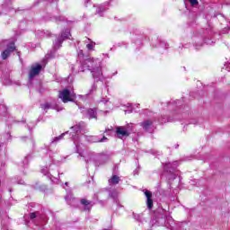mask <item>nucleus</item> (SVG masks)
Masks as SVG:
<instances>
[{
	"label": "nucleus",
	"instance_id": "29",
	"mask_svg": "<svg viewBox=\"0 0 230 230\" xmlns=\"http://www.w3.org/2000/svg\"><path fill=\"white\" fill-rule=\"evenodd\" d=\"M58 48H60V45H58Z\"/></svg>",
	"mask_w": 230,
	"mask_h": 230
},
{
	"label": "nucleus",
	"instance_id": "10",
	"mask_svg": "<svg viewBox=\"0 0 230 230\" xmlns=\"http://www.w3.org/2000/svg\"><path fill=\"white\" fill-rule=\"evenodd\" d=\"M88 141L91 143H105V141H107V137H104L102 139H97L96 137H89Z\"/></svg>",
	"mask_w": 230,
	"mask_h": 230
},
{
	"label": "nucleus",
	"instance_id": "24",
	"mask_svg": "<svg viewBox=\"0 0 230 230\" xmlns=\"http://www.w3.org/2000/svg\"><path fill=\"white\" fill-rule=\"evenodd\" d=\"M42 172L44 173V175H46L48 173V170L47 171H43Z\"/></svg>",
	"mask_w": 230,
	"mask_h": 230
},
{
	"label": "nucleus",
	"instance_id": "7",
	"mask_svg": "<svg viewBox=\"0 0 230 230\" xmlns=\"http://www.w3.org/2000/svg\"><path fill=\"white\" fill-rule=\"evenodd\" d=\"M70 37H71V32L69 31V30H66L65 32L61 34V37L56 40L55 46H58V44H62V41L65 39H70Z\"/></svg>",
	"mask_w": 230,
	"mask_h": 230
},
{
	"label": "nucleus",
	"instance_id": "25",
	"mask_svg": "<svg viewBox=\"0 0 230 230\" xmlns=\"http://www.w3.org/2000/svg\"><path fill=\"white\" fill-rule=\"evenodd\" d=\"M96 89V87L93 85V87H92V91H94Z\"/></svg>",
	"mask_w": 230,
	"mask_h": 230
},
{
	"label": "nucleus",
	"instance_id": "23",
	"mask_svg": "<svg viewBox=\"0 0 230 230\" xmlns=\"http://www.w3.org/2000/svg\"><path fill=\"white\" fill-rule=\"evenodd\" d=\"M72 139L75 140L76 139V136L72 135Z\"/></svg>",
	"mask_w": 230,
	"mask_h": 230
},
{
	"label": "nucleus",
	"instance_id": "20",
	"mask_svg": "<svg viewBox=\"0 0 230 230\" xmlns=\"http://www.w3.org/2000/svg\"><path fill=\"white\" fill-rule=\"evenodd\" d=\"M86 48L88 49H93V48H94V45L93 43H89V44L86 45Z\"/></svg>",
	"mask_w": 230,
	"mask_h": 230
},
{
	"label": "nucleus",
	"instance_id": "15",
	"mask_svg": "<svg viewBox=\"0 0 230 230\" xmlns=\"http://www.w3.org/2000/svg\"><path fill=\"white\" fill-rule=\"evenodd\" d=\"M72 128L73 130L75 131V134H78V132H80V129H81L80 125L74 126L72 127Z\"/></svg>",
	"mask_w": 230,
	"mask_h": 230
},
{
	"label": "nucleus",
	"instance_id": "13",
	"mask_svg": "<svg viewBox=\"0 0 230 230\" xmlns=\"http://www.w3.org/2000/svg\"><path fill=\"white\" fill-rule=\"evenodd\" d=\"M41 109H43V111H48V109H53V107L49 104V102H46L41 104Z\"/></svg>",
	"mask_w": 230,
	"mask_h": 230
},
{
	"label": "nucleus",
	"instance_id": "4",
	"mask_svg": "<svg viewBox=\"0 0 230 230\" xmlns=\"http://www.w3.org/2000/svg\"><path fill=\"white\" fill-rule=\"evenodd\" d=\"M13 51H15V45L13 44V42H12L7 45V49L4 50L1 54L3 60H6V58L10 57L11 53H13Z\"/></svg>",
	"mask_w": 230,
	"mask_h": 230
},
{
	"label": "nucleus",
	"instance_id": "28",
	"mask_svg": "<svg viewBox=\"0 0 230 230\" xmlns=\"http://www.w3.org/2000/svg\"><path fill=\"white\" fill-rule=\"evenodd\" d=\"M65 184H66V186H67V182H66Z\"/></svg>",
	"mask_w": 230,
	"mask_h": 230
},
{
	"label": "nucleus",
	"instance_id": "6",
	"mask_svg": "<svg viewBox=\"0 0 230 230\" xmlns=\"http://www.w3.org/2000/svg\"><path fill=\"white\" fill-rule=\"evenodd\" d=\"M145 195L146 197L147 209H152V208H154V200L152 199V192L146 190Z\"/></svg>",
	"mask_w": 230,
	"mask_h": 230
},
{
	"label": "nucleus",
	"instance_id": "3",
	"mask_svg": "<svg viewBox=\"0 0 230 230\" xmlns=\"http://www.w3.org/2000/svg\"><path fill=\"white\" fill-rule=\"evenodd\" d=\"M59 98L62 100L63 103H67L68 102H73L76 98L75 93H71L69 90L65 89L59 92Z\"/></svg>",
	"mask_w": 230,
	"mask_h": 230
},
{
	"label": "nucleus",
	"instance_id": "17",
	"mask_svg": "<svg viewBox=\"0 0 230 230\" xmlns=\"http://www.w3.org/2000/svg\"><path fill=\"white\" fill-rule=\"evenodd\" d=\"M111 197H112V199H118V191L111 192Z\"/></svg>",
	"mask_w": 230,
	"mask_h": 230
},
{
	"label": "nucleus",
	"instance_id": "19",
	"mask_svg": "<svg viewBox=\"0 0 230 230\" xmlns=\"http://www.w3.org/2000/svg\"><path fill=\"white\" fill-rule=\"evenodd\" d=\"M81 203H82L84 206H89V200H87V199H82V200H81Z\"/></svg>",
	"mask_w": 230,
	"mask_h": 230
},
{
	"label": "nucleus",
	"instance_id": "18",
	"mask_svg": "<svg viewBox=\"0 0 230 230\" xmlns=\"http://www.w3.org/2000/svg\"><path fill=\"white\" fill-rule=\"evenodd\" d=\"M64 136H66V133H63L59 137H56L55 141H60V139H62L64 137Z\"/></svg>",
	"mask_w": 230,
	"mask_h": 230
},
{
	"label": "nucleus",
	"instance_id": "27",
	"mask_svg": "<svg viewBox=\"0 0 230 230\" xmlns=\"http://www.w3.org/2000/svg\"><path fill=\"white\" fill-rule=\"evenodd\" d=\"M20 184H24V181H21Z\"/></svg>",
	"mask_w": 230,
	"mask_h": 230
},
{
	"label": "nucleus",
	"instance_id": "8",
	"mask_svg": "<svg viewBox=\"0 0 230 230\" xmlns=\"http://www.w3.org/2000/svg\"><path fill=\"white\" fill-rule=\"evenodd\" d=\"M82 113L86 114L87 118L90 119L96 118V111L94 109L84 110Z\"/></svg>",
	"mask_w": 230,
	"mask_h": 230
},
{
	"label": "nucleus",
	"instance_id": "11",
	"mask_svg": "<svg viewBox=\"0 0 230 230\" xmlns=\"http://www.w3.org/2000/svg\"><path fill=\"white\" fill-rule=\"evenodd\" d=\"M141 126L143 127L144 130H148L150 127H152V121L151 120H146L142 122Z\"/></svg>",
	"mask_w": 230,
	"mask_h": 230
},
{
	"label": "nucleus",
	"instance_id": "5",
	"mask_svg": "<svg viewBox=\"0 0 230 230\" xmlns=\"http://www.w3.org/2000/svg\"><path fill=\"white\" fill-rule=\"evenodd\" d=\"M41 70H42V66L39 64L32 65L29 74V78H34V76H37V75H39V73H40Z\"/></svg>",
	"mask_w": 230,
	"mask_h": 230
},
{
	"label": "nucleus",
	"instance_id": "16",
	"mask_svg": "<svg viewBox=\"0 0 230 230\" xmlns=\"http://www.w3.org/2000/svg\"><path fill=\"white\" fill-rule=\"evenodd\" d=\"M190 3L191 4V6H196V4H199V1H197V0H190Z\"/></svg>",
	"mask_w": 230,
	"mask_h": 230
},
{
	"label": "nucleus",
	"instance_id": "30",
	"mask_svg": "<svg viewBox=\"0 0 230 230\" xmlns=\"http://www.w3.org/2000/svg\"><path fill=\"white\" fill-rule=\"evenodd\" d=\"M162 123H164V122L162 121Z\"/></svg>",
	"mask_w": 230,
	"mask_h": 230
},
{
	"label": "nucleus",
	"instance_id": "9",
	"mask_svg": "<svg viewBox=\"0 0 230 230\" xmlns=\"http://www.w3.org/2000/svg\"><path fill=\"white\" fill-rule=\"evenodd\" d=\"M177 166H179V162L177 161L172 163H167L164 164V170H166V172H172V170H175Z\"/></svg>",
	"mask_w": 230,
	"mask_h": 230
},
{
	"label": "nucleus",
	"instance_id": "2",
	"mask_svg": "<svg viewBox=\"0 0 230 230\" xmlns=\"http://www.w3.org/2000/svg\"><path fill=\"white\" fill-rule=\"evenodd\" d=\"M131 130H132V124H128L127 126L117 127L116 134L118 137H128V136H130Z\"/></svg>",
	"mask_w": 230,
	"mask_h": 230
},
{
	"label": "nucleus",
	"instance_id": "12",
	"mask_svg": "<svg viewBox=\"0 0 230 230\" xmlns=\"http://www.w3.org/2000/svg\"><path fill=\"white\" fill-rule=\"evenodd\" d=\"M109 182L111 184H118L119 182V176L118 175H113L111 179L109 180Z\"/></svg>",
	"mask_w": 230,
	"mask_h": 230
},
{
	"label": "nucleus",
	"instance_id": "26",
	"mask_svg": "<svg viewBox=\"0 0 230 230\" xmlns=\"http://www.w3.org/2000/svg\"><path fill=\"white\" fill-rule=\"evenodd\" d=\"M66 200L67 201L68 204H71V202H69V200H67V197L66 198Z\"/></svg>",
	"mask_w": 230,
	"mask_h": 230
},
{
	"label": "nucleus",
	"instance_id": "14",
	"mask_svg": "<svg viewBox=\"0 0 230 230\" xmlns=\"http://www.w3.org/2000/svg\"><path fill=\"white\" fill-rule=\"evenodd\" d=\"M133 218L137 220V222H141V215L133 213Z\"/></svg>",
	"mask_w": 230,
	"mask_h": 230
},
{
	"label": "nucleus",
	"instance_id": "21",
	"mask_svg": "<svg viewBox=\"0 0 230 230\" xmlns=\"http://www.w3.org/2000/svg\"><path fill=\"white\" fill-rule=\"evenodd\" d=\"M98 13H100V12H105V8L103 7H99L97 10Z\"/></svg>",
	"mask_w": 230,
	"mask_h": 230
},
{
	"label": "nucleus",
	"instance_id": "1",
	"mask_svg": "<svg viewBox=\"0 0 230 230\" xmlns=\"http://www.w3.org/2000/svg\"><path fill=\"white\" fill-rule=\"evenodd\" d=\"M80 71H82V73L91 71L93 78H100L102 75V61L100 59L87 58L82 63Z\"/></svg>",
	"mask_w": 230,
	"mask_h": 230
},
{
	"label": "nucleus",
	"instance_id": "22",
	"mask_svg": "<svg viewBox=\"0 0 230 230\" xmlns=\"http://www.w3.org/2000/svg\"><path fill=\"white\" fill-rule=\"evenodd\" d=\"M30 217H31V219L36 218L37 217V214L31 213Z\"/></svg>",
	"mask_w": 230,
	"mask_h": 230
}]
</instances>
